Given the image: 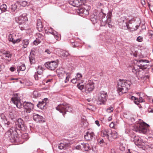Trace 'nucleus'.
<instances>
[{"instance_id":"nucleus-1","label":"nucleus","mask_w":153,"mask_h":153,"mask_svg":"<svg viewBox=\"0 0 153 153\" xmlns=\"http://www.w3.org/2000/svg\"><path fill=\"white\" fill-rule=\"evenodd\" d=\"M111 16V13H108L107 18V16L105 17L106 14L102 11L99 12L96 11L91 15V19L93 23L97 22V21L99 20L100 22L101 26H105L106 24L107 19L109 18L110 19Z\"/></svg>"},{"instance_id":"nucleus-2","label":"nucleus","mask_w":153,"mask_h":153,"mask_svg":"<svg viewBox=\"0 0 153 153\" xmlns=\"http://www.w3.org/2000/svg\"><path fill=\"white\" fill-rule=\"evenodd\" d=\"M12 102L16 105L17 108H21L23 106L25 112L27 113H30L33 109V105L30 102H24L23 105L21 103L19 97L17 95H14L11 99Z\"/></svg>"},{"instance_id":"nucleus-3","label":"nucleus","mask_w":153,"mask_h":153,"mask_svg":"<svg viewBox=\"0 0 153 153\" xmlns=\"http://www.w3.org/2000/svg\"><path fill=\"white\" fill-rule=\"evenodd\" d=\"M131 82L128 80L120 79L117 83V90L120 95L126 93L130 89Z\"/></svg>"},{"instance_id":"nucleus-4","label":"nucleus","mask_w":153,"mask_h":153,"mask_svg":"<svg viewBox=\"0 0 153 153\" xmlns=\"http://www.w3.org/2000/svg\"><path fill=\"white\" fill-rule=\"evenodd\" d=\"M149 126L145 123L139 124L137 126H135L133 129V131L136 132L144 134H149L150 131L149 129Z\"/></svg>"},{"instance_id":"nucleus-5","label":"nucleus","mask_w":153,"mask_h":153,"mask_svg":"<svg viewBox=\"0 0 153 153\" xmlns=\"http://www.w3.org/2000/svg\"><path fill=\"white\" fill-rule=\"evenodd\" d=\"M18 132L14 128H11L5 133L4 137L12 142L16 141Z\"/></svg>"},{"instance_id":"nucleus-6","label":"nucleus","mask_w":153,"mask_h":153,"mask_svg":"<svg viewBox=\"0 0 153 153\" xmlns=\"http://www.w3.org/2000/svg\"><path fill=\"white\" fill-rule=\"evenodd\" d=\"M56 109L57 111L61 113L63 115L66 114V112H71L72 110V108L71 106L66 103H62L56 107Z\"/></svg>"},{"instance_id":"nucleus-7","label":"nucleus","mask_w":153,"mask_h":153,"mask_svg":"<svg viewBox=\"0 0 153 153\" xmlns=\"http://www.w3.org/2000/svg\"><path fill=\"white\" fill-rule=\"evenodd\" d=\"M130 136L131 140L133 141L135 145L138 147L140 148L144 146V143L142 142V140L138 136L132 132L131 133Z\"/></svg>"},{"instance_id":"nucleus-8","label":"nucleus","mask_w":153,"mask_h":153,"mask_svg":"<svg viewBox=\"0 0 153 153\" xmlns=\"http://www.w3.org/2000/svg\"><path fill=\"white\" fill-rule=\"evenodd\" d=\"M107 99V93L104 91H101L98 95L97 103L99 105L104 104Z\"/></svg>"},{"instance_id":"nucleus-9","label":"nucleus","mask_w":153,"mask_h":153,"mask_svg":"<svg viewBox=\"0 0 153 153\" xmlns=\"http://www.w3.org/2000/svg\"><path fill=\"white\" fill-rule=\"evenodd\" d=\"M15 20L16 22L19 24V27H23V26L25 25V22L27 20V18L26 17V14H24L22 15H21L18 18H16Z\"/></svg>"},{"instance_id":"nucleus-10","label":"nucleus","mask_w":153,"mask_h":153,"mask_svg":"<svg viewBox=\"0 0 153 153\" xmlns=\"http://www.w3.org/2000/svg\"><path fill=\"white\" fill-rule=\"evenodd\" d=\"M45 65L48 70H54L58 66V64L56 62L52 61L46 62Z\"/></svg>"},{"instance_id":"nucleus-11","label":"nucleus","mask_w":153,"mask_h":153,"mask_svg":"<svg viewBox=\"0 0 153 153\" xmlns=\"http://www.w3.org/2000/svg\"><path fill=\"white\" fill-rule=\"evenodd\" d=\"M86 0H69L68 3L74 7H78L84 5L86 2Z\"/></svg>"},{"instance_id":"nucleus-12","label":"nucleus","mask_w":153,"mask_h":153,"mask_svg":"<svg viewBox=\"0 0 153 153\" xmlns=\"http://www.w3.org/2000/svg\"><path fill=\"white\" fill-rule=\"evenodd\" d=\"M94 88V83L92 81H88L85 86V92L89 93L93 91Z\"/></svg>"},{"instance_id":"nucleus-13","label":"nucleus","mask_w":153,"mask_h":153,"mask_svg":"<svg viewBox=\"0 0 153 153\" xmlns=\"http://www.w3.org/2000/svg\"><path fill=\"white\" fill-rule=\"evenodd\" d=\"M76 149L79 150L88 151H91V148L88 143H81L76 146Z\"/></svg>"},{"instance_id":"nucleus-14","label":"nucleus","mask_w":153,"mask_h":153,"mask_svg":"<svg viewBox=\"0 0 153 153\" xmlns=\"http://www.w3.org/2000/svg\"><path fill=\"white\" fill-rule=\"evenodd\" d=\"M108 133V139L110 141H112L113 140L117 138L118 136L117 133L115 131L109 130Z\"/></svg>"},{"instance_id":"nucleus-15","label":"nucleus","mask_w":153,"mask_h":153,"mask_svg":"<svg viewBox=\"0 0 153 153\" xmlns=\"http://www.w3.org/2000/svg\"><path fill=\"white\" fill-rule=\"evenodd\" d=\"M16 124L19 129L23 130L26 128L25 126L24 122L21 118H19L17 121L16 122Z\"/></svg>"},{"instance_id":"nucleus-16","label":"nucleus","mask_w":153,"mask_h":153,"mask_svg":"<svg viewBox=\"0 0 153 153\" xmlns=\"http://www.w3.org/2000/svg\"><path fill=\"white\" fill-rule=\"evenodd\" d=\"M138 64H140L138 65L140 68V69L144 70L147 68V65L146 63H149V61L146 60L140 59L138 61Z\"/></svg>"},{"instance_id":"nucleus-17","label":"nucleus","mask_w":153,"mask_h":153,"mask_svg":"<svg viewBox=\"0 0 153 153\" xmlns=\"http://www.w3.org/2000/svg\"><path fill=\"white\" fill-rule=\"evenodd\" d=\"M48 100L47 98H45L42 101H39L37 105V107L41 109H44L46 104V102Z\"/></svg>"},{"instance_id":"nucleus-18","label":"nucleus","mask_w":153,"mask_h":153,"mask_svg":"<svg viewBox=\"0 0 153 153\" xmlns=\"http://www.w3.org/2000/svg\"><path fill=\"white\" fill-rule=\"evenodd\" d=\"M15 35H13L11 34H10L8 36V40L10 42H12L13 44L18 43L20 42L21 39L18 38L15 39L14 38Z\"/></svg>"},{"instance_id":"nucleus-19","label":"nucleus","mask_w":153,"mask_h":153,"mask_svg":"<svg viewBox=\"0 0 153 153\" xmlns=\"http://www.w3.org/2000/svg\"><path fill=\"white\" fill-rule=\"evenodd\" d=\"M94 135L93 132H90L89 131H87L84 135V137L86 140H90L92 139Z\"/></svg>"},{"instance_id":"nucleus-20","label":"nucleus","mask_w":153,"mask_h":153,"mask_svg":"<svg viewBox=\"0 0 153 153\" xmlns=\"http://www.w3.org/2000/svg\"><path fill=\"white\" fill-rule=\"evenodd\" d=\"M70 143H61L59 144L58 148L60 150L65 149L70 146Z\"/></svg>"},{"instance_id":"nucleus-21","label":"nucleus","mask_w":153,"mask_h":153,"mask_svg":"<svg viewBox=\"0 0 153 153\" xmlns=\"http://www.w3.org/2000/svg\"><path fill=\"white\" fill-rule=\"evenodd\" d=\"M33 120L37 122L42 121L43 119L42 116L36 114H33Z\"/></svg>"},{"instance_id":"nucleus-22","label":"nucleus","mask_w":153,"mask_h":153,"mask_svg":"<svg viewBox=\"0 0 153 153\" xmlns=\"http://www.w3.org/2000/svg\"><path fill=\"white\" fill-rule=\"evenodd\" d=\"M36 27L39 31L42 30L43 25L40 19H38L37 21Z\"/></svg>"},{"instance_id":"nucleus-23","label":"nucleus","mask_w":153,"mask_h":153,"mask_svg":"<svg viewBox=\"0 0 153 153\" xmlns=\"http://www.w3.org/2000/svg\"><path fill=\"white\" fill-rule=\"evenodd\" d=\"M139 69H140V68L138 65H135L132 68V71L136 75H137L138 72L140 71Z\"/></svg>"},{"instance_id":"nucleus-24","label":"nucleus","mask_w":153,"mask_h":153,"mask_svg":"<svg viewBox=\"0 0 153 153\" xmlns=\"http://www.w3.org/2000/svg\"><path fill=\"white\" fill-rule=\"evenodd\" d=\"M60 54L61 56L63 57H67L70 55L68 51L63 50L61 51Z\"/></svg>"},{"instance_id":"nucleus-25","label":"nucleus","mask_w":153,"mask_h":153,"mask_svg":"<svg viewBox=\"0 0 153 153\" xmlns=\"http://www.w3.org/2000/svg\"><path fill=\"white\" fill-rule=\"evenodd\" d=\"M49 31H48L47 30H45V33L48 34L49 33H50L51 34H52L53 35H54V37L56 38L57 37H58V36H57V33L55 31H53L52 29H50L49 30Z\"/></svg>"},{"instance_id":"nucleus-26","label":"nucleus","mask_w":153,"mask_h":153,"mask_svg":"<svg viewBox=\"0 0 153 153\" xmlns=\"http://www.w3.org/2000/svg\"><path fill=\"white\" fill-rule=\"evenodd\" d=\"M132 21H134L133 19L129 20L128 22H126L124 24V25L125 26H126L127 29L128 30H130L131 29V28L129 26V24H131L132 23Z\"/></svg>"},{"instance_id":"nucleus-27","label":"nucleus","mask_w":153,"mask_h":153,"mask_svg":"<svg viewBox=\"0 0 153 153\" xmlns=\"http://www.w3.org/2000/svg\"><path fill=\"white\" fill-rule=\"evenodd\" d=\"M17 69L18 72H19L20 71H25L26 69V67L24 64H22L18 66Z\"/></svg>"},{"instance_id":"nucleus-28","label":"nucleus","mask_w":153,"mask_h":153,"mask_svg":"<svg viewBox=\"0 0 153 153\" xmlns=\"http://www.w3.org/2000/svg\"><path fill=\"white\" fill-rule=\"evenodd\" d=\"M29 60L31 64H34L35 63V56L33 54H30L29 57Z\"/></svg>"},{"instance_id":"nucleus-29","label":"nucleus","mask_w":153,"mask_h":153,"mask_svg":"<svg viewBox=\"0 0 153 153\" xmlns=\"http://www.w3.org/2000/svg\"><path fill=\"white\" fill-rule=\"evenodd\" d=\"M36 73L38 74H42L43 71L44 70V68L42 66H38L37 68Z\"/></svg>"},{"instance_id":"nucleus-30","label":"nucleus","mask_w":153,"mask_h":153,"mask_svg":"<svg viewBox=\"0 0 153 153\" xmlns=\"http://www.w3.org/2000/svg\"><path fill=\"white\" fill-rule=\"evenodd\" d=\"M144 73L142 72V71H140L137 74V75H136L138 79H144Z\"/></svg>"},{"instance_id":"nucleus-31","label":"nucleus","mask_w":153,"mask_h":153,"mask_svg":"<svg viewBox=\"0 0 153 153\" xmlns=\"http://www.w3.org/2000/svg\"><path fill=\"white\" fill-rule=\"evenodd\" d=\"M59 71V70L58 71V73H59V74H62L64 76L65 75H67V76L66 77V79L65 81V83L67 82L69 80V78L67 76V74L68 73H67L66 72H65L64 71H62V72H60Z\"/></svg>"},{"instance_id":"nucleus-32","label":"nucleus","mask_w":153,"mask_h":153,"mask_svg":"<svg viewBox=\"0 0 153 153\" xmlns=\"http://www.w3.org/2000/svg\"><path fill=\"white\" fill-rule=\"evenodd\" d=\"M109 130H105L103 131H102L101 133V136L102 137H105L108 139V135L109 134L108 132Z\"/></svg>"},{"instance_id":"nucleus-33","label":"nucleus","mask_w":153,"mask_h":153,"mask_svg":"<svg viewBox=\"0 0 153 153\" xmlns=\"http://www.w3.org/2000/svg\"><path fill=\"white\" fill-rule=\"evenodd\" d=\"M42 76V74H37L36 72L35 73V74L34 76V78L36 80H41V78Z\"/></svg>"},{"instance_id":"nucleus-34","label":"nucleus","mask_w":153,"mask_h":153,"mask_svg":"<svg viewBox=\"0 0 153 153\" xmlns=\"http://www.w3.org/2000/svg\"><path fill=\"white\" fill-rule=\"evenodd\" d=\"M41 96V94L37 91H34L33 92V96L35 98H37Z\"/></svg>"},{"instance_id":"nucleus-35","label":"nucleus","mask_w":153,"mask_h":153,"mask_svg":"<svg viewBox=\"0 0 153 153\" xmlns=\"http://www.w3.org/2000/svg\"><path fill=\"white\" fill-rule=\"evenodd\" d=\"M29 43V40L27 39L23 40L22 43L23 44V48H25L27 47V45H28Z\"/></svg>"},{"instance_id":"nucleus-36","label":"nucleus","mask_w":153,"mask_h":153,"mask_svg":"<svg viewBox=\"0 0 153 153\" xmlns=\"http://www.w3.org/2000/svg\"><path fill=\"white\" fill-rule=\"evenodd\" d=\"M7 10V5L5 4H3L0 6V10L1 13L5 12Z\"/></svg>"},{"instance_id":"nucleus-37","label":"nucleus","mask_w":153,"mask_h":153,"mask_svg":"<svg viewBox=\"0 0 153 153\" xmlns=\"http://www.w3.org/2000/svg\"><path fill=\"white\" fill-rule=\"evenodd\" d=\"M85 9V8L83 7L81 8H78L77 9V12L80 15L81 14H83V12H84Z\"/></svg>"},{"instance_id":"nucleus-38","label":"nucleus","mask_w":153,"mask_h":153,"mask_svg":"<svg viewBox=\"0 0 153 153\" xmlns=\"http://www.w3.org/2000/svg\"><path fill=\"white\" fill-rule=\"evenodd\" d=\"M17 5L16 4H13L10 6V8L13 12L15 11L16 9Z\"/></svg>"},{"instance_id":"nucleus-39","label":"nucleus","mask_w":153,"mask_h":153,"mask_svg":"<svg viewBox=\"0 0 153 153\" xmlns=\"http://www.w3.org/2000/svg\"><path fill=\"white\" fill-rule=\"evenodd\" d=\"M20 5L21 6L25 7L26 6H28L29 4V3L28 2L23 1L20 3Z\"/></svg>"},{"instance_id":"nucleus-40","label":"nucleus","mask_w":153,"mask_h":153,"mask_svg":"<svg viewBox=\"0 0 153 153\" xmlns=\"http://www.w3.org/2000/svg\"><path fill=\"white\" fill-rule=\"evenodd\" d=\"M89 7L88 9H86L85 8L83 12V14L84 16H86L88 15L89 13Z\"/></svg>"},{"instance_id":"nucleus-41","label":"nucleus","mask_w":153,"mask_h":153,"mask_svg":"<svg viewBox=\"0 0 153 153\" xmlns=\"http://www.w3.org/2000/svg\"><path fill=\"white\" fill-rule=\"evenodd\" d=\"M82 77V76L81 74L78 73L76 74V79L77 80H80Z\"/></svg>"},{"instance_id":"nucleus-42","label":"nucleus","mask_w":153,"mask_h":153,"mask_svg":"<svg viewBox=\"0 0 153 153\" xmlns=\"http://www.w3.org/2000/svg\"><path fill=\"white\" fill-rule=\"evenodd\" d=\"M41 41L39 39H36L33 42V43L35 45H37L38 44L40 43Z\"/></svg>"},{"instance_id":"nucleus-43","label":"nucleus","mask_w":153,"mask_h":153,"mask_svg":"<svg viewBox=\"0 0 153 153\" xmlns=\"http://www.w3.org/2000/svg\"><path fill=\"white\" fill-rule=\"evenodd\" d=\"M136 40L139 42H141L143 41V38L142 36H139L137 37Z\"/></svg>"},{"instance_id":"nucleus-44","label":"nucleus","mask_w":153,"mask_h":153,"mask_svg":"<svg viewBox=\"0 0 153 153\" xmlns=\"http://www.w3.org/2000/svg\"><path fill=\"white\" fill-rule=\"evenodd\" d=\"M77 86L78 88L81 90H82V89H83L85 87L84 85H80L79 84L77 85Z\"/></svg>"},{"instance_id":"nucleus-45","label":"nucleus","mask_w":153,"mask_h":153,"mask_svg":"<svg viewBox=\"0 0 153 153\" xmlns=\"http://www.w3.org/2000/svg\"><path fill=\"white\" fill-rule=\"evenodd\" d=\"M149 36L150 38H153V31L152 30H149Z\"/></svg>"},{"instance_id":"nucleus-46","label":"nucleus","mask_w":153,"mask_h":153,"mask_svg":"<svg viewBox=\"0 0 153 153\" xmlns=\"http://www.w3.org/2000/svg\"><path fill=\"white\" fill-rule=\"evenodd\" d=\"M4 54L5 55V57L8 58H10L11 56V55L10 53L8 52H6Z\"/></svg>"},{"instance_id":"nucleus-47","label":"nucleus","mask_w":153,"mask_h":153,"mask_svg":"<svg viewBox=\"0 0 153 153\" xmlns=\"http://www.w3.org/2000/svg\"><path fill=\"white\" fill-rule=\"evenodd\" d=\"M23 117L26 120H27L29 118V116L27 114H25L23 116Z\"/></svg>"},{"instance_id":"nucleus-48","label":"nucleus","mask_w":153,"mask_h":153,"mask_svg":"<svg viewBox=\"0 0 153 153\" xmlns=\"http://www.w3.org/2000/svg\"><path fill=\"white\" fill-rule=\"evenodd\" d=\"M120 149L122 151H123L125 149V147L123 146V144H121V143L120 144V146L119 147Z\"/></svg>"},{"instance_id":"nucleus-49","label":"nucleus","mask_w":153,"mask_h":153,"mask_svg":"<svg viewBox=\"0 0 153 153\" xmlns=\"http://www.w3.org/2000/svg\"><path fill=\"white\" fill-rule=\"evenodd\" d=\"M98 142L99 144L101 145H102V144L104 143V141L102 139H99Z\"/></svg>"},{"instance_id":"nucleus-50","label":"nucleus","mask_w":153,"mask_h":153,"mask_svg":"<svg viewBox=\"0 0 153 153\" xmlns=\"http://www.w3.org/2000/svg\"><path fill=\"white\" fill-rule=\"evenodd\" d=\"M113 110L114 109L113 108L111 107V108H108L107 109V111L108 112L111 113L113 111Z\"/></svg>"},{"instance_id":"nucleus-51","label":"nucleus","mask_w":153,"mask_h":153,"mask_svg":"<svg viewBox=\"0 0 153 153\" xmlns=\"http://www.w3.org/2000/svg\"><path fill=\"white\" fill-rule=\"evenodd\" d=\"M1 119L3 120H4V119H6L5 116H4V115L3 114H1Z\"/></svg>"},{"instance_id":"nucleus-52","label":"nucleus","mask_w":153,"mask_h":153,"mask_svg":"<svg viewBox=\"0 0 153 153\" xmlns=\"http://www.w3.org/2000/svg\"><path fill=\"white\" fill-rule=\"evenodd\" d=\"M78 81L75 78H74L71 80V82L73 83H75L76 82V81Z\"/></svg>"},{"instance_id":"nucleus-53","label":"nucleus","mask_w":153,"mask_h":153,"mask_svg":"<svg viewBox=\"0 0 153 153\" xmlns=\"http://www.w3.org/2000/svg\"><path fill=\"white\" fill-rule=\"evenodd\" d=\"M71 43H72V46L74 48L76 47L77 46V45H76V44L75 43V42H71Z\"/></svg>"},{"instance_id":"nucleus-54","label":"nucleus","mask_w":153,"mask_h":153,"mask_svg":"<svg viewBox=\"0 0 153 153\" xmlns=\"http://www.w3.org/2000/svg\"><path fill=\"white\" fill-rule=\"evenodd\" d=\"M10 125V122L8 121L6 123L4 124V126L7 128H8L9 126V125Z\"/></svg>"},{"instance_id":"nucleus-55","label":"nucleus","mask_w":153,"mask_h":153,"mask_svg":"<svg viewBox=\"0 0 153 153\" xmlns=\"http://www.w3.org/2000/svg\"><path fill=\"white\" fill-rule=\"evenodd\" d=\"M139 102H144V100H143L142 97H140L139 99H138Z\"/></svg>"},{"instance_id":"nucleus-56","label":"nucleus","mask_w":153,"mask_h":153,"mask_svg":"<svg viewBox=\"0 0 153 153\" xmlns=\"http://www.w3.org/2000/svg\"><path fill=\"white\" fill-rule=\"evenodd\" d=\"M45 52L49 54H50L51 53V51H50V50L49 49H46L45 51Z\"/></svg>"},{"instance_id":"nucleus-57","label":"nucleus","mask_w":153,"mask_h":153,"mask_svg":"<svg viewBox=\"0 0 153 153\" xmlns=\"http://www.w3.org/2000/svg\"><path fill=\"white\" fill-rule=\"evenodd\" d=\"M149 76L148 75L145 76L144 75V79H143V80L149 79Z\"/></svg>"},{"instance_id":"nucleus-58","label":"nucleus","mask_w":153,"mask_h":153,"mask_svg":"<svg viewBox=\"0 0 153 153\" xmlns=\"http://www.w3.org/2000/svg\"><path fill=\"white\" fill-rule=\"evenodd\" d=\"M27 134H26V133H25V134H24L22 135V138H24V136H27V137H26L25 139H28V138L27 137Z\"/></svg>"},{"instance_id":"nucleus-59","label":"nucleus","mask_w":153,"mask_h":153,"mask_svg":"<svg viewBox=\"0 0 153 153\" xmlns=\"http://www.w3.org/2000/svg\"><path fill=\"white\" fill-rule=\"evenodd\" d=\"M10 70L12 72L16 70V69L14 67H11L10 68Z\"/></svg>"},{"instance_id":"nucleus-60","label":"nucleus","mask_w":153,"mask_h":153,"mask_svg":"<svg viewBox=\"0 0 153 153\" xmlns=\"http://www.w3.org/2000/svg\"><path fill=\"white\" fill-rule=\"evenodd\" d=\"M134 103L137 105H138L139 104V103H140V102H139L138 98H137V99L136 100H134Z\"/></svg>"},{"instance_id":"nucleus-61","label":"nucleus","mask_w":153,"mask_h":153,"mask_svg":"<svg viewBox=\"0 0 153 153\" xmlns=\"http://www.w3.org/2000/svg\"><path fill=\"white\" fill-rule=\"evenodd\" d=\"M38 37L40 38V39L42 38H42H43V36L40 33H39L38 34Z\"/></svg>"},{"instance_id":"nucleus-62","label":"nucleus","mask_w":153,"mask_h":153,"mask_svg":"<svg viewBox=\"0 0 153 153\" xmlns=\"http://www.w3.org/2000/svg\"><path fill=\"white\" fill-rule=\"evenodd\" d=\"M148 6L150 8V10L152 12H153V7L152 6L151 7H150V4L149 3H148Z\"/></svg>"},{"instance_id":"nucleus-63","label":"nucleus","mask_w":153,"mask_h":153,"mask_svg":"<svg viewBox=\"0 0 153 153\" xmlns=\"http://www.w3.org/2000/svg\"><path fill=\"white\" fill-rule=\"evenodd\" d=\"M95 124L98 126H100V125L99 123V122L98 120H96L95 121Z\"/></svg>"},{"instance_id":"nucleus-64","label":"nucleus","mask_w":153,"mask_h":153,"mask_svg":"<svg viewBox=\"0 0 153 153\" xmlns=\"http://www.w3.org/2000/svg\"><path fill=\"white\" fill-rule=\"evenodd\" d=\"M137 98H136L135 97L132 96L131 97V99L132 100H136Z\"/></svg>"}]
</instances>
